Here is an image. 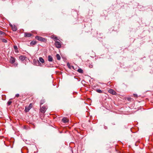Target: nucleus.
<instances>
[{
	"mask_svg": "<svg viewBox=\"0 0 153 153\" xmlns=\"http://www.w3.org/2000/svg\"><path fill=\"white\" fill-rule=\"evenodd\" d=\"M16 59L13 57L11 56L10 59V62L11 64H13V66L14 67H16L17 66L18 63L16 62L14 63Z\"/></svg>",
	"mask_w": 153,
	"mask_h": 153,
	"instance_id": "nucleus-1",
	"label": "nucleus"
},
{
	"mask_svg": "<svg viewBox=\"0 0 153 153\" xmlns=\"http://www.w3.org/2000/svg\"><path fill=\"white\" fill-rule=\"evenodd\" d=\"M35 38L38 40L42 42H46L47 41V39L42 37L37 36H35Z\"/></svg>",
	"mask_w": 153,
	"mask_h": 153,
	"instance_id": "nucleus-2",
	"label": "nucleus"
},
{
	"mask_svg": "<svg viewBox=\"0 0 153 153\" xmlns=\"http://www.w3.org/2000/svg\"><path fill=\"white\" fill-rule=\"evenodd\" d=\"M47 109V107H46V106H43L40 108V111L41 112L44 113L45 112Z\"/></svg>",
	"mask_w": 153,
	"mask_h": 153,
	"instance_id": "nucleus-3",
	"label": "nucleus"
},
{
	"mask_svg": "<svg viewBox=\"0 0 153 153\" xmlns=\"http://www.w3.org/2000/svg\"><path fill=\"white\" fill-rule=\"evenodd\" d=\"M55 45L56 47L58 48H60L61 46L60 43L59 42L57 41L55 42Z\"/></svg>",
	"mask_w": 153,
	"mask_h": 153,
	"instance_id": "nucleus-4",
	"label": "nucleus"
},
{
	"mask_svg": "<svg viewBox=\"0 0 153 153\" xmlns=\"http://www.w3.org/2000/svg\"><path fill=\"white\" fill-rule=\"evenodd\" d=\"M108 91L109 93L113 95H116V93L115 91L112 89H110Z\"/></svg>",
	"mask_w": 153,
	"mask_h": 153,
	"instance_id": "nucleus-5",
	"label": "nucleus"
},
{
	"mask_svg": "<svg viewBox=\"0 0 153 153\" xmlns=\"http://www.w3.org/2000/svg\"><path fill=\"white\" fill-rule=\"evenodd\" d=\"M26 57L25 56H21L19 57V59L22 61H23L25 60Z\"/></svg>",
	"mask_w": 153,
	"mask_h": 153,
	"instance_id": "nucleus-6",
	"label": "nucleus"
},
{
	"mask_svg": "<svg viewBox=\"0 0 153 153\" xmlns=\"http://www.w3.org/2000/svg\"><path fill=\"white\" fill-rule=\"evenodd\" d=\"M32 34L30 33H24V36L25 37H30L31 36Z\"/></svg>",
	"mask_w": 153,
	"mask_h": 153,
	"instance_id": "nucleus-7",
	"label": "nucleus"
},
{
	"mask_svg": "<svg viewBox=\"0 0 153 153\" xmlns=\"http://www.w3.org/2000/svg\"><path fill=\"white\" fill-rule=\"evenodd\" d=\"M12 30L13 31H16V30L17 28L16 26L15 25H11Z\"/></svg>",
	"mask_w": 153,
	"mask_h": 153,
	"instance_id": "nucleus-8",
	"label": "nucleus"
},
{
	"mask_svg": "<svg viewBox=\"0 0 153 153\" xmlns=\"http://www.w3.org/2000/svg\"><path fill=\"white\" fill-rule=\"evenodd\" d=\"M62 121L64 123H66L68 122V120L66 118L64 117L63 118Z\"/></svg>",
	"mask_w": 153,
	"mask_h": 153,
	"instance_id": "nucleus-9",
	"label": "nucleus"
},
{
	"mask_svg": "<svg viewBox=\"0 0 153 153\" xmlns=\"http://www.w3.org/2000/svg\"><path fill=\"white\" fill-rule=\"evenodd\" d=\"M13 47L15 50V52L17 53H18L19 52V51L17 46L14 45Z\"/></svg>",
	"mask_w": 153,
	"mask_h": 153,
	"instance_id": "nucleus-10",
	"label": "nucleus"
},
{
	"mask_svg": "<svg viewBox=\"0 0 153 153\" xmlns=\"http://www.w3.org/2000/svg\"><path fill=\"white\" fill-rule=\"evenodd\" d=\"M48 60L49 62H52L53 60L52 57L50 56H48Z\"/></svg>",
	"mask_w": 153,
	"mask_h": 153,
	"instance_id": "nucleus-11",
	"label": "nucleus"
},
{
	"mask_svg": "<svg viewBox=\"0 0 153 153\" xmlns=\"http://www.w3.org/2000/svg\"><path fill=\"white\" fill-rule=\"evenodd\" d=\"M39 61L42 63H44L45 62L44 59L41 57H39Z\"/></svg>",
	"mask_w": 153,
	"mask_h": 153,
	"instance_id": "nucleus-12",
	"label": "nucleus"
},
{
	"mask_svg": "<svg viewBox=\"0 0 153 153\" xmlns=\"http://www.w3.org/2000/svg\"><path fill=\"white\" fill-rule=\"evenodd\" d=\"M51 38L53 39H54L55 40V41H56L58 40L57 38L55 36H51Z\"/></svg>",
	"mask_w": 153,
	"mask_h": 153,
	"instance_id": "nucleus-13",
	"label": "nucleus"
},
{
	"mask_svg": "<svg viewBox=\"0 0 153 153\" xmlns=\"http://www.w3.org/2000/svg\"><path fill=\"white\" fill-rule=\"evenodd\" d=\"M77 71L80 73H83V71L81 68H79L77 70Z\"/></svg>",
	"mask_w": 153,
	"mask_h": 153,
	"instance_id": "nucleus-14",
	"label": "nucleus"
},
{
	"mask_svg": "<svg viewBox=\"0 0 153 153\" xmlns=\"http://www.w3.org/2000/svg\"><path fill=\"white\" fill-rule=\"evenodd\" d=\"M37 43V42L36 41H32L30 42V44L31 45H35Z\"/></svg>",
	"mask_w": 153,
	"mask_h": 153,
	"instance_id": "nucleus-15",
	"label": "nucleus"
},
{
	"mask_svg": "<svg viewBox=\"0 0 153 153\" xmlns=\"http://www.w3.org/2000/svg\"><path fill=\"white\" fill-rule=\"evenodd\" d=\"M2 42L4 43H7V40L6 39H1Z\"/></svg>",
	"mask_w": 153,
	"mask_h": 153,
	"instance_id": "nucleus-16",
	"label": "nucleus"
},
{
	"mask_svg": "<svg viewBox=\"0 0 153 153\" xmlns=\"http://www.w3.org/2000/svg\"><path fill=\"white\" fill-rule=\"evenodd\" d=\"M56 57L57 59L58 60H60V59L61 57H60V55L59 54H56Z\"/></svg>",
	"mask_w": 153,
	"mask_h": 153,
	"instance_id": "nucleus-17",
	"label": "nucleus"
},
{
	"mask_svg": "<svg viewBox=\"0 0 153 153\" xmlns=\"http://www.w3.org/2000/svg\"><path fill=\"white\" fill-rule=\"evenodd\" d=\"M45 102L44 100H41L40 101V105H41L43 104Z\"/></svg>",
	"mask_w": 153,
	"mask_h": 153,
	"instance_id": "nucleus-18",
	"label": "nucleus"
},
{
	"mask_svg": "<svg viewBox=\"0 0 153 153\" xmlns=\"http://www.w3.org/2000/svg\"><path fill=\"white\" fill-rule=\"evenodd\" d=\"M96 91L98 93H102V91L100 89L96 90Z\"/></svg>",
	"mask_w": 153,
	"mask_h": 153,
	"instance_id": "nucleus-19",
	"label": "nucleus"
},
{
	"mask_svg": "<svg viewBox=\"0 0 153 153\" xmlns=\"http://www.w3.org/2000/svg\"><path fill=\"white\" fill-rule=\"evenodd\" d=\"M30 109V108H29L26 107L25 108V111L26 112H27L29 111Z\"/></svg>",
	"mask_w": 153,
	"mask_h": 153,
	"instance_id": "nucleus-20",
	"label": "nucleus"
},
{
	"mask_svg": "<svg viewBox=\"0 0 153 153\" xmlns=\"http://www.w3.org/2000/svg\"><path fill=\"white\" fill-rule=\"evenodd\" d=\"M0 34L2 35H4L5 33L4 32L0 30Z\"/></svg>",
	"mask_w": 153,
	"mask_h": 153,
	"instance_id": "nucleus-21",
	"label": "nucleus"
},
{
	"mask_svg": "<svg viewBox=\"0 0 153 153\" xmlns=\"http://www.w3.org/2000/svg\"><path fill=\"white\" fill-rule=\"evenodd\" d=\"M12 102L11 101H9L8 102L7 104L8 105H10L12 103Z\"/></svg>",
	"mask_w": 153,
	"mask_h": 153,
	"instance_id": "nucleus-22",
	"label": "nucleus"
},
{
	"mask_svg": "<svg viewBox=\"0 0 153 153\" xmlns=\"http://www.w3.org/2000/svg\"><path fill=\"white\" fill-rule=\"evenodd\" d=\"M67 65L68 66V68H71V65L69 63H67Z\"/></svg>",
	"mask_w": 153,
	"mask_h": 153,
	"instance_id": "nucleus-23",
	"label": "nucleus"
},
{
	"mask_svg": "<svg viewBox=\"0 0 153 153\" xmlns=\"http://www.w3.org/2000/svg\"><path fill=\"white\" fill-rule=\"evenodd\" d=\"M32 106V105L31 103H30V104L29 105V106L28 108H30H30H31Z\"/></svg>",
	"mask_w": 153,
	"mask_h": 153,
	"instance_id": "nucleus-24",
	"label": "nucleus"
},
{
	"mask_svg": "<svg viewBox=\"0 0 153 153\" xmlns=\"http://www.w3.org/2000/svg\"><path fill=\"white\" fill-rule=\"evenodd\" d=\"M89 67L90 68H91L93 67V65H89Z\"/></svg>",
	"mask_w": 153,
	"mask_h": 153,
	"instance_id": "nucleus-25",
	"label": "nucleus"
},
{
	"mask_svg": "<svg viewBox=\"0 0 153 153\" xmlns=\"http://www.w3.org/2000/svg\"><path fill=\"white\" fill-rule=\"evenodd\" d=\"M19 96V94H16V95H15V96L16 97H18Z\"/></svg>",
	"mask_w": 153,
	"mask_h": 153,
	"instance_id": "nucleus-26",
	"label": "nucleus"
},
{
	"mask_svg": "<svg viewBox=\"0 0 153 153\" xmlns=\"http://www.w3.org/2000/svg\"><path fill=\"white\" fill-rule=\"evenodd\" d=\"M134 97H137V95L136 94H134Z\"/></svg>",
	"mask_w": 153,
	"mask_h": 153,
	"instance_id": "nucleus-27",
	"label": "nucleus"
},
{
	"mask_svg": "<svg viewBox=\"0 0 153 153\" xmlns=\"http://www.w3.org/2000/svg\"><path fill=\"white\" fill-rule=\"evenodd\" d=\"M37 62L38 63V64H39V60H38L37 61Z\"/></svg>",
	"mask_w": 153,
	"mask_h": 153,
	"instance_id": "nucleus-28",
	"label": "nucleus"
},
{
	"mask_svg": "<svg viewBox=\"0 0 153 153\" xmlns=\"http://www.w3.org/2000/svg\"><path fill=\"white\" fill-rule=\"evenodd\" d=\"M1 39H2L1 38V37H0V39L1 40Z\"/></svg>",
	"mask_w": 153,
	"mask_h": 153,
	"instance_id": "nucleus-29",
	"label": "nucleus"
}]
</instances>
